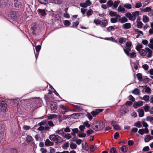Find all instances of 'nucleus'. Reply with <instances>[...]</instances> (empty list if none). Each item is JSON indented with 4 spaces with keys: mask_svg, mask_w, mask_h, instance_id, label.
Returning <instances> with one entry per match:
<instances>
[{
    "mask_svg": "<svg viewBox=\"0 0 153 153\" xmlns=\"http://www.w3.org/2000/svg\"><path fill=\"white\" fill-rule=\"evenodd\" d=\"M93 13V11L90 9L87 12V15L89 17V16L91 15Z\"/></svg>",
    "mask_w": 153,
    "mask_h": 153,
    "instance_id": "nucleus-51",
    "label": "nucleus"
},
{
    "mask_svg": "<svg viewBox=\"0 0 153 153\" xmlns=\"http://www.w3.org/2000/svg\"><path fill=\"white\" fill-rule=\"evenodd\" d=\"M132 93L136 95H138L140 94V90L138 88H135L132 91Z\"/></svg>",
    "mask_w": 153,
    "mask_h": 153,
    "instance_id": "nucleus-27",
    "label": "nucleus"
},
{
    "mask_svg": "<svg viewBox=\"0 0 153 153\" xmlns=\"http://www.w3.org/2000/svg\"><path fill=\"white\" fill-rule=\"evenodd\" d=\"M41 48V46L39 45L36 46V53L35 52H34V53L36 59H37L39 54V51L40 50Z\"/></svg>",
    "mask_w": 153,
    "mask_h": 153,
    "instance_id": "nucleus-11",
    "label": "nucleus"
},
{
    "mask_svg": "<svg viewBox=\"0 0 153 153\" xmlns=\"http://www.w3.org/2000/svg\"><path fill=\"white\" fill-rule=\"evenodd\" d=\"M107 4L109 7H111L112 6L113 3L112 0H109L107 1Z\"/></svg>",
    "mask_w": 153,
    "mask_h": 153,
    "instance_id": "nucleus-56",
    "label": "nucleus"
},
{
    "mask_svg": "<svg viewBox=\"0 0 153 153\" xmlns=\"http://www.w3.org/2000/svg\"><path fill=\"white\" fill-rule=\"evenodd\" d=\"M143 100L146 101H148L149 100L150 97L149 96L146 95L143 97Z\"/></svg>",
    "mask_w": 153,
    "mask_h": 153,
    "instance_id": "nucleus-49",
    "label": "nucleus"
},
{
    "mask_svg": "<svg viewBox=\"0 0 153 153\" xmlns=\"http://www.w3.org/2000/svg\"><path fill=\"white\" fill-rule=\"evenodd\" d=\"M64 128H62L60 129L56 130L55 132L57 134L61 135L63 137L65 134V133L64 131Z\"/></svg>",
    "mask_w": 153,
    "mask_h": 153,
    "instance_id": "nucleus-9",
    "label": "nucleus"
},
{
    "mask_svg": "<svg viewBox=\"0 0 153 153\" xmlns=\"http://www.w3.org/2000/svg\"><path fill=\"white\" fill-rule=\"evenodd\" d=\"M126 16L129 19V20L131 21L135 20L134 17L132 14L130 13H127L125 14Z\"/></svg>",
    "mask_w": 153,
    "mask_h": 153,
    "instance_id": "nucleus-10",
    "label": "nucleus"
},
{
    "mask_svg": "<svg viewBox=\"0 0 153 153\" xmlns=\"http://www.w3.org/2000/svg\"><path fill=\"white\" fill-rule=\"evenodd\" d=\"M37 12L42 16H45L46 15V13L44 9H38L37 10Z\"/></svg>",
    "mask_w": 153,
    "mask_h": 153,
    "instance_id": "nucleus-16",
    "label": "nucleus"
},
{
    "mask_svg": "<svg viewBox=\"0 0 153 153\" xmlns=\"http://www.w3.org/2000/svg\"><path fill=\"white\" fill-rule=\"evenodd\" d=\"M151 10L150 7H148L143 9V11L144 12H149Z\"/></svg>",
    "mask_w": 153,
    "mask_h": 153,
    "instance_id": "nucleus-42",
    "label": "nucleus"
},
{
    "mask_svg": "<svg viewBox=\"0 0 153 153\" xmlns=\"http://www.w3.org/2000/svg\"><path fill=\"white\" fill-rule=\"evenodd\" d=\"M110 153H117V152L115 148H112L110 149Z\"/></svg>",
    "mask_w": 153,
    "mask_h": 153,
    "instance_id": "nucleus-55",
    "label": "nucleus"
},
{
    "mask_svg": "<svg viewBox=\"0 0 153 153\" xmlns=\"http://www.w3.org/2000/svg\"><path fill=\"white\" fill-rule=\"evenodd\" d=\"M50 107L53 112L54 113L55 112L57 109V104L56 102H53L50 105Z\"/></svg>",
    "mask_w": 153,
    "mask_h": 153,
    "instance_id": "nucleus-6",
    "label": "nucleus"
},
{
    "mask_svg": "<svg viewBox=\"0 0 153 153\" xmlns=\"http://www.w3.org/2000/svg\"><path fill=\"white\" fill-rule=\"evenodd\" d=\"M94 22L96 24V25H100V23L101 22V21L100 20L98 19H95L94 20Z\"/></svg>",
    "mask_w": 153,
    "mask_h": 153,
    "instance_id": "nucleus-53",
    "label": "nucleus"
},
{
    "mask_svg": "<svg viewBox=\"0 0 153 153\" xmlns=\"http://www.w3.org/2000/svg\"><path fill=\"white\" fill-rule=\"evenodd\" d=\"M64 25L65 26H69L70 24V22L68 20H65L63 22Z\"/></svg>",
    "mask_w": 153,
    "mask_h": 153,
    "instance_id": "nucleus-47",
    "label": "nucleus"
},
{
    "mask_svg": "<svg viewBox=\"0 0 153 153\" xmlns=\"http://www.w3.org/2000/svg\"><path fill=\"white\" fill-rule=\"evenodd\" d=\"M70 147L71 149H74L76 148L77 145L75 143H72L70 144Z\"/></svg>",
    "mask_w": 153,
    "mask_h": 153,
    "instance_id": "nucleus-43",
    "label": "nucleus"
},
{
    "mask_svg": "<svg viewBox=\"0 0 153 153\" xmlns=\"http://www.w3.org/2000/svg\"><path fill=\"white\" fill-rule=\"evenodd\" d=\"M118 12H121L123 13H125L126 12L124 7L120 5H119L118 7Z\"/></svg>",
    "mask_w": 153,
    "mask_h": 153,
    "instance_id": "nucleus-15",
    "label": "nucleus"
},
{
    "mask_svg": "<svg viewBox=\"0 0 153 153\" xmlns=\"http://www.w3.org/2000/svg\"><path fill=\"white\" fill-rule=\"evenodd\" d=\"M128 98L129 100L132 101V102L135 101V98L131 95H130L128 96Z\"/></svg>",
    "mask_w": 153,
    "mask_h": 153,
    "instance_id": "nucleus-61",
    "label": "nucleus"
},
{
    "mask_svg": "<svg viewBox=\"0 0 153 153\" xmlns=\"http://www.w3.org/2000/svg\"><path fill=\"white\" fill-rule=\"evenodd\" d=\"M118 28V27L115 25L114 26H109L107 28L106 31L107 32L113 31L115 29H117Z\"/></svg>",
    "mask_w": 153,
    "mask_h": 153,
    "instance_id": "nucleus-13",
    "label": "nucleus"
},
{
    "mask_svg": "<svg viewBox=\"0 0 153 153\" xmlns=\"http://www.w3.org/2000/svg\"><path fill=\"white\" fill-rule=\"evenodd\" d=\"M136 76L137 77L139 81L140 82L143 81V78L142 77V75L141 74L138 73L136 74Z\"/></svg>",
    "mask_w": 153,
    "mask_h": 153,
    "instance_id": "nucleus-26",
    "label": "nucleus"
},
{
    "mask_svg": "<svg viewBox=\"0 0 153 153\" xmlns=\"http://www.w3.org/2000/svg\"><path fill=\"white\" fill-rule=\"evenodd\" d=\"M120 2V1L117 0L114 1L113 4V7L112 8L113 9H115L118 7L119 3Z\"/></svg>",
    "mask_w": 153,
    "mask_h": 153,
    "instance_id": "nucleus-19",
    "label": "nucleus"
},
{
    "mask_svg": "<svg viewBox=\"0 0 153 153\" xmlns=\"http://www.w3.org/2000/svg\"><path fill=\"white\" fill-rule=\"evenodd\" d=\"M27 142L30 144H33L34 143V139L32 138V137L27 135Z\"/></svg>",
    "mask_w": 153,
    "mask_h": 153,
    "instance_id": "nucleus-7",
    "label": "nucleus"
},
{
    "mask_svg": "<svg viewBox=\"0 0 153 153\" xmlns=\"http://www.w3.org/2000/svg\"><path fill=\"white\" fill-rule=\"evenodd\" d=\"M82 148L85 150H87L88 149V147L86 143H85V145H84L83 143L82 144Z\"/></svg>",
    "mask_w": 153,
    "mask_h": 153,
    "instance_id": "nucleus-52",
    "label": "nucleus"
},
{
    "mask_svg": "<svg viewBox=\"0 0 153 153\" xmlns=\"http://www.w3.org/2000/svg\"><path fill=\"white\" fill-rule=\"evenodd\" d=\"M150 43L148 44V46L151 49L153 50V38L149 40Z\"/></svg>",
    "mask_w": 153,
    "mask_h": 153,
    "instance_id": "nucleus-23",
    "label": "nucleus"
},
{
    "mask_svg": "<svg viewBox=\"0 0 153 153\" xmlns=\"http://www.w3.org/2000/svg\"><path fill=\"white\" fill-rule=\"evenodd\" d=\"M146 50V54H147V56L148 58H149L151 57L152 56V51L149 48L146 47L145 48Z\"/></svg>",
    "mask_w": 153,
    "mask_h": 153,
    "instance_id": "nucleus-8",
    "label": "nucleus"
},
{
    "mask_svg": "<svg viewBox=\"0 0 153 153\" xmlns=\"http://www.w3.org/2000/svg\"><path fill=\"white\" fill-rule=\"evenodd\" d=\"M83 125L84 126H86L87 128H89L91 126V125L88 122H85L83 123Z\"/></svg>",
    "mask_w": 153,
    "mask_h": 153,
    "instance_id": "nucleus-63",
    "label": "nucleus"
},
{
    "mask_svg": "<svg viewBox=\"0 0 153 153\" xmlns=\"http://www.w3.org/2000/svg\"><path fill=\"white\" fill-rule=\"evenodd\" d=\"M39 2L41 4H46L48 3V0H38Z\"/></svg>",
    "mask_w": 153,
    "mask_h": 153,
    "instance_id": "nucleus-36",
    "label": "nucleus"
},
{
    "mask_svg": "<svg viewBox=\"0 0 153 153\" xmlns=\"http://www.w3.org/2000/svg\"><path fill=\"white\" fill-rule=\"evenodd\" d=\"M78 131L79 130L77 128L72 129V132H71V134L72 135L75 136H76V134L77 133Z\"/></svg>",
    "mask_w": 153,
    "mask_h": 153,
    "instance_id": "nucleus-20",
    "label": "nucleus"
},
{
    "mask_svg": "<svg viewBox=\"0 0 153 153\" xmlns=\"http://www.w3.org/2000/svg\"><path fill=\"white\" fill-rule=\"evenodd\" d=\"M143 48V45L141 44L138 45L136 47V49L138 51H139L140 49H142L141 48Z\"/></svg>",
    "mask_w": 153,
    "mask_h": 153,
    "instance_id": "nucleus-46",
    "label": "nucleus"
},
{
    "mask_svg": "<svg viewBox=\"0 0 153 153\" xmlns=\"http://www.w3.org/2000/svg\"><path fill=\"white\" fill-rule=\"evenodd\" d=\"M140 14V12L138 11H136L132 13V14L134 17L135 20L136 16H138Z\"/></svg>",
    "mask_w": 153,
    "mask_h": 153,
    "instance_id": "nucleus-40",
    "label": "nucleus"
},
{
    "mask_svg": "<svg viewBox=\"0 0 153 153\" xmlns=\"http://www.w3.org/2000/svg\"><path fill=\"white\" fill-rule=\"evenodd\" d=\"M152 137L150 135H146L144 138V141L145 142H149L150 140L152 139Z\"/></svg>",
    "mask_w": 153,
    "mask_h": 153,
    "instance_id": "nucleus-21",
    "label": "nucleus"
},
{
    "mask_svg": "<svg viewBox=\"0 0 153 153\" xmlns=\"http://www.w3.org/2000/svg\"><path fill=\"white\" fill-rule=\"evenodd\" d=\"M138 51L140 54L142 56H145L146 54V50L145 49H140Z\"/></svg>",
    "mask_w": 153,
    "mask_h": 153,
    "instance_id": "nucleus-22",
    "label": "nucleus"
},
{
    "mask_svg": "<svg viewBox=\"0 0 153 153\" xmlns=\"http://www.w3.org/2000/svg\"><path fill=\"white\" fill-rule=\"evenodd\" d=\"M105 127L102 122L94 121L92 125V128L96 131H99Z\"/></svg>",
    "mask_w": 153,
    "mask_h": 153,
    "instance_id": "nucleus-1",
    "label": "nucleus"
},
{
    "mask_svg": "<svg viewBox=\"0 0 153 153\" xmlns=\"http://www.w3.org/2000/svg\"><path fill=\"white\" fill-rule=\"evenodd\" d=\"M143 24L142 22L140 21H138L137 22V27L139 28H141L143 26Z\"/></svg>",
    "mask_w": 153,
    "mask_h": 153,
    "instance_id": "nucleus-41",
    "label": "nucleus"
},
{
    "mask_svg": "<svg viewBox=\"0 0 153 153\" xmlns=\"http://www.w3.org/2000/svg\"><path fill=\"white\" fill-rule=\"evenodd\" d=\"M63 137L68 140H69L71 138V134L68 133H65Z\"/></svg>",
    "mask_w": 153,
    "mask_h": 153,
    "instance_id": "nucleus-30",
    "label": "nucleus"
},
{
    "mask_svg": "<svg viewBox=\"0 0 153 153\" xmlns=\"http://www.w3.org/2000/svg\"><path fill=\"white\" fill-rule=\"evenodd\" d=\"M58 115L55 114H50L48 117V120H51L52 119L56 118L57 117Z\"/></svg>",
    "mask_w": 153,
    "mask_h": 153,
    "instance_id": "nucleus-32",
    "label": "nucleus"
},
{
    "mask_svg": "<svg viewBox=\"0 0 153 153\" xmlns=\"http://www.w3.org/2000/svg\"><path fill=\"white\" fill-rule=\"evenodd\" d=\"M119 21H120L121 23H123L127 22L128 19L126 17H123L120 18L119 20Z\"/></svg>",
    "mask_w": 153,
    "mask_h": 153,
    "instance_id": "nucleus-24",
    "label": "nucleus"
},
{
    "mask_svg": "<svg viewBox=\"0 0 153 153\" xmlns=\"http://www.w3.org/2000/svg\"><path fill=\"white\" fill-rule=\"evenodd\" d=\"M134 126L138 128H140L142 127V125L140 122L138 121L134 124Z\"/></svg>",
    "mask_w": 153,
    "mask_h": 153,
    "instance_id": "nucleus-39",
    "label": "nucleus"
},
{
    "mask_svg": "<svg viewBox=\"0 0 153 153\" xmlns=\"http://www.w3.org/2000/svg\"><path fill=\"white\" fill-rule=\"evenodd\" d=\"M142 6V3L139 1L137 2L135 4V8H139Z\"/></svg>",
    "mask_w": 153,
    "mask_h": 153,
    "instance_id": "nucleus-31",
    "label": "nucleus"
},
{
    "mask_svg": "<svg viewBox=\"0 0 153 153\" xmlns=\"http://www.w3.org/2000/svg\"><path fill=\"white\" fill-rule=\"evenodd\" d=\"M143 102L141 101H139L137 102H135L134 104V107L137 108L138 106H141L143 105Z\"/></svg>",
    "mask_w": 153,
    "mask_h": 153,
    "instance_id": "nucleus-17",
    "label": "nucleus"
},
{
    "mask_svg": "<svg viewBox=\"0 0 153 153\" xmlns=\"http://www.w3.org/2000/svg\"><path fill=\"white\" fill-rule=\"evenodd\" d=\"M60 109L61 110L60 113L65 114L66 113L70 111L69 108L68 107L65 106L63 105H60L59 106Z\"/></svg>",
    "mask_w": 153,
    "mask_h": 153,
    "instance_id": "nucleus-5",
    "label": "nucleus"
},
{
    "mask_svg": "<svg viewBox=\"0 0 153 153\" xmlns=\"http://www.w3.org/2000/svg\"><path fill=\"white\" fill-rule=\"evenodd\" d=\"M114 128L115 129H120V127L118 125H113Z\"/></svg>",
    "mask_w": 153,
    "mask_h": 153,
    "instance_id": "nucleus-60",
    "label": "nucleus"
},
{
    "mask_svg": "<svg viewBox=\"0 0 153 153\" xmlns=\"http://www.w3.org/2000/svg\"><path fill=\"white\" fill-rule=\"evenodd\" d=\"M81 12L82 14V15L83 16H85V12L86 11V9L85 8H82L81 9Z\"/></svg>",
    "mask_w": 153,
    "mask_h": 153,
    "instance_id": "nucleus-54",
    "label": "nucleus"
},
{
    "mask_svg": "<svg viewBox=\"0 0 153 153\" xmlns=\"http://www.w3.org/2000/svg\"><path fill=\"white\" fill-rule=\"evenodd\" d=\"M145 91L146 93L150 94L151 92V90L149 87L146 86L145 88Z\"/></svg>",
    "mask_w": 153,
    "mask_h": 153,
    "instance_id": "nucleus-37",
    "label": "nucleus"
},
{
    "mask_svg": "<svg viewBox=\"0 0 153 153\" xmlns=\"http://www.w3.org/2000/svg\"><path fill=\"white\" fill-rule=\"evenodd\" d=\"M62 0H51V2L55 4H59L61 3Z\"/></svg>",
    "mask_w": 153,
    "mask_h": 153,
    "instance_id": "nucleus-34",
    "label": "nucleus"
},
{
    "mask_svg": "<svg viewBox=\"0 0 153 153\" xmlns=\"http://www.w3.org/2000/svg\"><path fill=\"white\" fill-rule=\"evenodd\" d=\"M146 120L149 121L151 123L153 124V117H146Z\"/></svg>",
    "mask_w": 153,
    "mask_h": 153,
    "instance_id": "nucleus-44",
    "label": "nucleus"
},
{
    "mask_svg": "<svg viewBox=\"0 0 153 153\" xmlns=\"http://www.w3.org/2000/svg\"><path fill=\"white\" fill-rule=\"evenodd\" d=\"M139 113V116L140 117H142L144 115V111L143 109H139L138 110Z\"/></svg>",
    "mask_w": 153,
    "mask_h": 153,
    "instance_id": "nucleus-25",
    "label": "nucleus"
},
{
    "mask_svg": "<svg viewBox=\"0 0 153 153\" xmlns=\"http://www.w3.org/2000/svg\"><path fill=\"white\" fill-rule=\"evenodd\" d=\"M122 27L124 29H128L131 27V24L129 23H127L123 24Z\"/></svg>",
    "mask_w": 153,
    "mask_h": 153,
    "instance_id": "nucleus-12",
    "label": "nucleus"
},
{
    "mask_svg": "<svg viewBox=\"0 0 153 153\" xmlns=\"http://www.w3.org/2000/svg\"><path fill=\"white\" fill-rule=\"evenodd\" d=\"M120 150L123 152H126L127 150V148L125 146H123L120 148Z\"/></svg>",
    "mask_w": 153,
    "mask_h": 153,
    "instance_id": "nucleus-35",
    "label": "nucleus"
},
{
    "mask_svg": "<svg viewBox=\"0 0 153 153\" xmlns=\"http://www.w3.org/2000/svg\"><path fill=\"white\" fill-rule=\"evenodd\" d=\"M7 106L5 99L0 97V109L3 112H6L7 110Z\"/></svg>",
    "mask_w": 153,
    "mask_h": 153,
    "instance_id": "nucleus-3",
    "label": "nucleus"
},
{
    "mask_svg": "<svg viewBox=\"0 0 153 153\" xmlns=\"http://www.w3.org/2000/svg\"><path fill=\"white\" fill-rule=\"evenodd\" d=\"M126 41V39L123 37L120 38L118 40L119 42L121 44L123 43V42H125Z\"/></svg>",
    "mask_w": 153,
    "mask_h": 153,
    "instance_id": "nucleus-38",
    "label": "nucleus"
},
{
    "mask_svg": "<svg viewBox=\"0 0 153 153\" xmlns=\"http://www.w3.org/2000/svg\"><path fill=\"white\" fill-rule=\"evenodd\" d=\"M117 13L116 12L111 11L109 12V15L111 16H114Z\"/></svg>",
    "mask_w": 153,
    "mask_h": 153,
    "instance_id": "nucleus-59",
    "label": "nucleus"
},
{
    "mask_svg": "<svg viewBox=\"0 0 153 153\" xmlns=\"http://www.w3.org/2000/svg\"><path fill=\"white\" fill-rule=\"evenodd\" d=\"M142 68L145 70H147L149 68V66L147 64L143 65L142 66Z\"/></svg>",
    "mask_w": 153,
    "mask_h": 153,
    "instance_id": "nucleus-57",
    "label": "nucleus"
},
{
    "mask_svg": "<svg viewBox=\"0 0 153 153\" xmlns=\"http://www.w3.org/2000/svg\"><path fill=\"white\" fill-rule=\"evenodd\" d=\"M130 57L131 58H134L136 56V53L135 52H132L129 53V55Z\"/></svg>",
    "mask_w": 153,
    "mask_h": 153,
    "instance_id": "nucleus-48",
    "label": "nucleus"
},
{
    "mask_svg": "<svg viewBox=\"0 0 153 153\" xmlns=\"http://www.w3.org/2000/svg\"><path fill=\"white\" fill-rule=\"evenodd\" d=\"M123 7L126 9H130L131 8L132 6L130 4H125L123 5Z\"/></svg>",
    "mask_w": 153,
    "mask_h": 153,
    "instance_id": "nucleus-33",
    "label": "nucleus"
},
{
    "mask_svg": "<svg viewBox=\"0 0 153 153\" xmlns=\"http://www.w3.org/2000/svg\"><path fill=\"white\" fill-rule=\"evenodd\" d=\"M36 29V26L35 24H32L31 26V29L32 30V33L34 35L35 34L34 31Z\"/></svg>",
    "mask_w": 153,
    "mask_h": 153,
    "instance_id": "nucleus-28",
    "label": "nucleus"
},
{
    "mask_svg": "<svg viewBox=\"0 0 153 153\" xmlns=\"http://www.w3.org/2000/svg\"><path fill=\"white\" fill-rule=\"evenodd\" d=\"M79 129L81 131V132H83L85 128V127L84 125H81L79 126Z\"/></svg>",
    "mask_w": 153,
    "mask_h": 153,
    "instance_id": "nucleus-64",
    "label": "nucleus"
},
{
    "mask_svg": "<svg viewBox=\"0 0 153 153\" xmlns=\"http://www.w3.org/2000/svg\"><path fill=\"white\" fill-rule=\"evenodd\" d=\"M131 45L132 43L131 42H128L126 43V48H123L124 52L128 56H129V52L131 50Z\"/></svg>",
    "mask_w": 153,
    "mask_h": 153,
    "instance_id": "nucleus-4",
    "label": "nucleus"
},
{
    "mask_svg": "<svg viewBox=\"0 0 153 153\" xmlns=\"http://www.w3.org/2000/svg\"><path fill=\"white\" fill-rule=\"evenodd\" d=\"M69 146V143L68 142H65V143L64 144L63 146V149H67L68 147Z\"/></svg>",
    "mask_w": 153,
    "mask_h": 153,
    "instance_id": "nucleus-50",
    "label": "nucleus"
},
{
    "mask_svg": "<svg viewBox=\"0 0 153 153\" xmlns=\"http://www.w3.org/2000/svg\"><path fill=\"white\" fill-rule=\"evenodd\" d=\"M100 25L101 27H105L107 26L108 21L106 19H104L100 21Z\"/></svg>",
    "mask_w": 153,
    "mask_h": 153,
    "instance_id": "nucleus-14",
    "label": "nucleus"
},
{
    "mask_svg": "<svg viewBox=\"0 0 153 153\" xmlns=\"http://www.w3.org/2000/svg\"><path fill=\"white\" fill-rule=\"evenodd\" d=\"M150 108V106L147 104H146L144 107V109L145 111L146 112H148Z\"/></svg>",
    "mask_w": 153,
    "mask_h": 153,
    "instance_id": "nucleus-45",
    "label": "nucleus"
},
{
    "mask_svg": "<svg viewBox=\"0 0 153 153\" xmlns=\"http://www.w3.org/2000/svg\"><path fill=\"white\" fill-rule=\"evenodd\" d=\"M117 19L114 18H112L111 19V22L113 23H116L117 22Z\"/></svg>",
    "mask_w": 153,
    "mask_h": 153,
    "instance_id": "nucleus-58",
    "label": "nucleus"
},
{
    "mask_svg": "<svg viewBox=\"0 0 153 153\" xmlns=\"http://www.w3.org/2000/svg\"><path fill=\"white\" fill-rule=\"evenodd\" d=\"M143 19L144 23L148 22L149 21V18L147 16L144 15L143 17Z\"/></svg>",
    "mask_w": 153,
    "mask_h": 153,
    "instance_id": "nucleus-29",
    "label": "nucleus"
},
{
    "mask_svg": "<svg viewBox=\"0 0 153 153\" xmlns=\"http://www.w3.org/2000/svg\"><path fill=\"white\" fill-rule=\"evenodd\" d=\"M86 134L85 133L78 134V136L79 137H84L86 136Z\"/></svg>",
    "mask_w": 153,
    "mask_h": 153,
    "instance_id": "nucleus-62",
    "label": "nucleus"
},
{
    "mask_svg": "<svg viewBox=\"0 0 153 153\" xmlns=\"http://www.w3.org/2000/svg\"><path fill=\"white\" fill-rule=\"evenodd\" d=\"M49 138L51 141L55 142L56 143H61L63 141V139L57 135L54 134L51 135L50 136Z\"/></svg>",
    "mask_w": 153,
    "mask_h": 153,
    "instance_id": "nucleus-2",
    "label": "nucleus"
},
{
    "mask_svg": "<svg viewBox=\"0 0 153 153\" xmlns=\"http://www.w3.org/2000/svg\"><path fill=\"white\" fill-rule=\"evenodd\" d=\"M45 145L46 146H52L53 145V143L49 139H47L45 142Z\"/></svg>",
    "mask_w": 153,
    "mask_h": 153,
    "instance_id": "nucleus-18",
    "label": "nucleus"
}]
</instances>
